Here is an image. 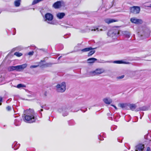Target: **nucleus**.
Listing matches in <instances>:
<instances>
[{"mask_svg": "<svg viewBox=\"0 0 151 151\" xmlns=\"http://www.w3.org/2000/svg\"><path fill=\"white\" fill-rule=\"evenodd\" d=\"M52 64L50 63H46L45 64V65L46 66V67H49Z\"/></svg>", "mask_w": 151, "mask_h": 151, "instance_id": "72a5a7b5", "label": "nucleus"}, {"mask_svg": "<svg viewBox=\"0 0 151 151\" xmlns=\"http://www.w3.org/2000/svg\"><path fill=\"white\" fill-rule=\"evenodd\" d=\"M144 147V145L139 144L136 147L135 151H143Z\"/></svg>", "mask_w": 151, "mask_h": 151, "instance_id": "9d476101", "label": "nucleus"}, {"mask_svg": "<svg viewBox=\"0 0 151 151\" xmlns=\"http://www.w3.org/2000/svg\"><path fill=\"white\" fill-rule=\"evenodd\" d=\"M14 55L17 57H20L22 55V54L18 52H15Z\"/></svg>", "mask_w": 151, "mask_h": 151, "instance_id": "cd10ccee", "label": "nucleus"}, {"mask_svg": "<svg viewBox=\"0 0 151 151\" xmlns=\"http://www.w3.org/2000/svg\"><path fill=\"white\" fill-rule=\"evenodd\" d=\"M2 101V98L1 97H0V105H1V102Z\"/></svg>", "mask_w": 151, "mask_h": 151, "instance_id": "e433bc0d", "label": "nucleus"}, {"mask_svg": "<svg viewBox=\"0 0 151 151\" xmlns=\"http://www.w3.org/2000/svg\"><path fill=\"white\" fill-rule=\"evenodd\" d=\"M103 101L106 104H110L112 102V99L109 98H106L103 99Z\"/></svg>", "mask_w": 151, "mask_h": 151, "instance_id": "4468645a", "label": "nucleus"}, {"mask_svg": "<svg viewBox=\"0 0 151 151\" xmlns=\"http://www.w3.org/2000/svg\"><path fill=\"white\" fill-rule=\"evenodd\" d=\"M20 144H17V142H14L12 145V147L14 148V150L18 149L20 146Z\"/></svg>", "mask_w": 151, "mask_h": 151, "instance_id": "2eb2a0df", "label": "nucleus"}, {"mask_svg": "<svg viewBox=\"0 0 151 151\" xmlns=\"http://www.w3.org/2000/svg\"><path fill=\"white\" fill-rule=\"evenodd\" d=\"M41 108L45 109L44 105L41 106Z\"/></svg>", "mask_w": 151, "mask_h": 151, "instance_id": "a19ab883", "label": "nucleus"}, {"mask_svg": "<svg viewBox=\"0 0 151 151\" xmlns=\"http://www.w3.org/2000/svg\"><path fill=\"white\" fill-rule=\"evenodd\" d=\"M12 109V107L11 106H8L6 107V109L8 111H10Z\"/></svg>", "mask_w": 151, "mask_h": 151, "instance_id": "7c9ffc66", "label": "nucleus"}, {"mask_svg": "<svg viewBox=\"0 0 151 151\" xmlns=\"http://www.w3.org/2000/svg\"><path fill=\"white\" fill-rule=\"evenodd\" d=\"M61 56H60V57H59L58 58V60H59L60 59V58H61Z\"/></svg>", "mask_w": 151, "mask_h": 151, "instance_id": "79ce46f5", "label": "nucleus"}, {"mask_svg": "<svg viewBox=\"0 0 151 151\" xmlns=\"http://www.w3.org/2000/svg\"><path fill=\"white\" fill-rule=\"evenodd\" d=\"M21 0H15L14 3V6L16 7H18L20 6L21 4Z\"/></svg>", "mask_w": 151, "mask_h": 151, "instance_id": "f3484780", "label": "nucleus"}, {"mask_svg": "<svg viewBox=\"0 0 151 151\" xmlns=\"http://www.w3.org/2000/svg\"><path fill=\"white\" fill-rule=\"evenodd\" d=\"M43 111V109H40V111Z\"/></svg>", "mask_w": 151, "mask_h": 151, "instance_id": "c03bdc74", "label": "nucleus"}, {"mask_svg": "<svg viewBox=\"0 0 151 151\" xmlns=\"http://www.w3.org/2000/svg\"><path fill=\"white\" fill-rule=\"evenodd\" d=\"M97 59L95 58H91L87 60V61L88 63H93L97 60Z\"/></svg>", "mask_w": 151, "mask_h": 151, "instance_id": "a211bd4d", "label": "nucleus"}, {"mask_svg": "<svg viewBox=\"0 0 151 151\" xmlns=\"http://www.w3.org/2000/svg\"><path fill=\"white\" fill-rule=\"evenodd\" d=\"M101 137V136L100 135L99 136H98V138H99V139L101 140H103L104 139L103 138H100V137Z\"/></svg>", "mask_w": 151, "mask_h": 151, "instance_id": "58836bf2", "label": "nucleus"}, {"mask_svg": "<svg viewBox=\"0 0 151 151\" xmlns=\"http://www.w3.org/2000/svg\"><path fill=\"white\" fill-rule=\"evenodd\" d=\"M111 105L112 106H113L114 108L116 110H117V108L116 107V106H115V105H113V104H111Z\"/></svg>", "mask_w": 151, "mask_h": 151, "instance_id": "4c0bfd02", "label": "nucleus"}, {"mask_svg": "<svg viewBox=\"0 0 151 151\" xmlns=\"http://www.w3.org/2000/svg\"><path fill=\"white\" fill-rule=\"evenodd\" d=\"M104 72V70L103 68H98L96 69L94 71L91 72V73L93 76L96 75H98L103 73Z\"/></svg>", "mask_w": 151, "mask_h": 151, "instance_id": "423d86ee", "label": "nucleus"}, {"mask_svg": "<svg viewBox=\"0 0 151 151\" xmlns=\"http://www.w3.org/2000/svg\"><path fill=\"white\" fill-rule=\"evenodd\" d=\"M53 19V16L50 13H47L45 15L44 21L48 24H54L55 23L52 21Z\"/></svg>", "mask_w": 151, "mask_h": 151, "instance_id": "7ed1b4c3", "label": "nucleus"}, {"mask_svg": "<svg viewBox=\"0 0 151 151\" xmlns=\"http://www.w3.org/2000/svg\"><path fill=\"white\" fill-rule=\"evenodd\" d=\"M66 28H67V27H66V26H64Z\"/></svg>", "mask_w": 151, "mask_h": 151, "instance_id": "de8ad7c7", "label": "nucleus"}, {"mask_svg": "<svg viewBox=\"0 0 151 151\" xmlns=\"http://www.w3.org/2000/svg\"><path fill=\"white\" fill-rule=\"evenodd\" d=\"M119 32L117 30H109L107 33L108 36L115 39L119 35Z\"/></svg>", "mask_w": 151, "mask_h": 151, "instance_id": "39448f33", "label": "nucleus"}, {"mask_svg": "<svg viewBox=\"0 0 151 151\" xmlns=\"http://www.w3.org/2000/svg\"><path fill=\"white\" fill-rule=\"evenodd\" d=\"M146 151H151L150 148L149 147H148L147 148Z\"/></svg>", "mask_w": 151, "mask_h": 151, "instance_id": "ea45409f", "label": "nucleus"}, {"mask_svg": "<svg viewBox=\"0 0 151 151\" xmlns=\"http://www.w3.org/2000/svg\"><path fill=\"white\" fill-rule=\"evenodd\" d=\"M18 11H18V10H17V11H14V12H18Z\"/></svg>", "mask_w": 151, "mask_h": 151, "instance_id": "a18cd8bd", "label": "nucleus"}, {"mask_svg": "<svg viewBox=\"0 0 151 151\" xmlns=\"http://www.w3.org/2000/svg\"><path fill=\"white\" fill-rule=\"evenodd\" d=\"M58 111L60 113L62 114L63 116H67L68 114V112L67 109L65 108H63L59 109Z\"/></svg>", "mask_w": 151, "mask_h": 151, "instance_id": "1a4fd4ad", "label": "nucleus"}, {"mask_svg": "<svg viewBox=\"0 0 151 151\" xmlns=\"http://www.w3.org/2000/svg\"><path fill=\"white\" fill-rule=\"evenodd\" d=\"M113 63L117 64H128L129 63L124 62L122 60H115L113 62Z\"/></svg>", "mask_w": 151, "mask_h": 151, "instance_id": "aec40b11", "label": "nucleus"}, {"mask_svg": "<svg viewBox=\"0 0 151 151\" xmlns=\"http://www.w3.org/2000/svg\"><path fill=\"white\" fill-rule=\"evenodd\" d=\"M91 31H96L97 30V31H102L103 30L101 29H99L96 27H93L92 29H91Z\"/></svg>", "mask_w": 151, "mask_h": 151, "instance_id": "a878e982", "label": "nucleus"}, {"mask_svg": "<svg viewBox=\"0 0 151 151\" xmlns=\"http://www.w3.org/2000/svg\"><path fill=\"white\" fill-rule=\"evenodd\" d=\"M1 11H0V14L1 13Z\"/></svg>", "mask_w": 151, "mask_h": 151, "instance_id": "603ef678", "label": "nucleus"}, {"mask_svg": "<svg viewBox=\"0 0 151 151\" xmlns=\"http://www.w3.org/2000/svg\"><path fill=\"white\" fill-rule=\"evenodd\" d=\"M62 1H58L55 3L52 6L55 9H58L61 6Z\"/></svg>", "mask_w": 151, "mask_h": 151, "instance_id": "9b49d317", "label": "nucleus"}, {"mask_svg": "<svg viewBox=\"0 0 151 151\" xmlns=\"http://www.w3.org/2000/svg\"><path fill=\"white\" fill-rule=\"evenodd\" d=\"M147 110V108L145 106H143L139 108L138 109V110H137V111H138L140 110L141 111H145Z\"/></svg>", "mask_w": 151, "mask_h": 151, "instance_id": "393cba45", "label": "nucleus"}, {"mask_svg": "<svg viewBox=\"0 0 151 151\" xmlns=\"http://www.w3.org/2000/svg\"><path fill=\"white\" fill-rule=\"evenodd\" d=\"M26 86L23 84H18L17 86V87L18 88H20L21 87H25Z\"/></svg>", "mask_w": 151, "mask_h": 151, "instance_id": "c85d7f7f", "label": "nucleus"}, {"mask_svg": "<svg viewBox=\"0 0 151 151\" xmlns=\"http://www.w3.org/2000/svg\"><path fill=\"white\" fill-rule=\"evenodd\" d=\"M111 120H112V118L111 117Z\"/></svg>", "mask_w": 151, "mask_h": 151, "instance_id": "864d4df0", "label": "nucleus"}, {"mask_svg": "<svg viewBox=\"0 0 151 151\" xmlns=\"http://www.w3.org/2000/svg\"><path fill=\"white\" fill-rule=\"evenodd\" d=\"M95 52V51L94 50H91L90 52L88 53V56H91Z\"/></svg>", "mask_w": 151, "mask_h": 151, "instance_id": "c756f323", "label": "nucleus"}, {"mask_svg": "<svg viewBox=\"0 0 151 151\" xmlns=\"http://www.w3.org/2000/svg\"><path fill=\"white\" fill-rule=\"evenodd\" d=\"M117 127L115 126H113L112 127H111V129L112 130H113V129L114 128V129H116V128Z\"/></svg>", "mask_w": 151, "mask_h": 151, "instance_id": "c9c22d12", "label": "nucleus"}, {"mask_svg": "<svg viewBox=\"0 0 151 151\" xmlns=\"http://www.w3.org/2000/svg\"><path fill=\"white\" fill-rule=\"evenodd\" d=\"M140 8L137 6H134L131 7L130 12L134 14L139 13L140 11Z\"/></svg>", "mask_w": 151, "mask_h": 151, "instance_id": "0eeeda50", "label": "nucleus"}, {"mask_svg": "<svg viewBox=\"0 0 151 151\" xmlns=\"http://www.w3.org/2000/svg\"><path fill=\"white\" fill-rule=\"evenodd\" d=\"M149 7H151V4L150 5Z\"/></svg>", "mask_w": 151, "mask_h": 151, "instance_id": "09e8293b", "label": "nucleus"}, {"mask_svg": "<svg viewBox=\"0 0 151 151\" xmlns=\"http://www.w3.org/2000/svg\"><path fill=\"white\" fill-rule=\"evenodd\" d=\"M130 21L132 23L138 24H141L142 23V21L141 19H138L134 17L131 18Z\"/></svg>", "mask_w": 151, "mask_h": 151, "instance_id": "6e6552de", "label": "nucleus"}, {"mask_svg": "<svg viewBox=\"0 0 151 151\" xmlns=\"http://www.w3.org/2000/svg\"><path fill=\"white\" fill-rule=\"evenodd\" d=\"M26 111L27 114L24 116V121L29 123L35 122L37 119V114L32 109H29L27 110Z\"/></svg>", "mask_w": 151, "mask_h": 151, "instance_id": "f257e3e1", "label": "nucleus"}, {"mask_svg": "<svg viewBox=\"0 0 151 151\" xmlns=\"http://www.w3.org/2000/svg\"><path fill=\"white\" fill-rule=\"evenodd\" d=\"M22 120L20 117H17L15 120L14 124L17 126H19L20 125Z\"/></svg>", "mask_w": 151, "mask_h": 151, "instance_id": "ddd939ff", "label": "nucleus"}, {"mask_svg": "<svg viewBox=\"0 0 151 151\" xmlns=\"http://www.w3.org/2000/svg\"><path fill=\"white\" fill-rule=\"evenodd\" d=\"M107 115H108V116H109V115H110V114L109 113H108L107 114Z\"/></svg>", "mask_w": 151, "mask_h": 151, "instance_id": "49530a36", "label": "nucleus"}, {"mask_svg": "<svg viewBox=\"0 0 151 151\" xmlns=\"http://www.w3.org/2000/svg\"><path fill=\"white\" fill-rule=\"evenodd\" d=\"M93 49L91 47L86 48L83 49L81 50V51L83 52H86L90 51Z\"/></svg>", "mask_w": 151, "mask_h": 151, "instance_id": "4be33fe9", "label": "nucleus"}, {"mask_svg": "<svg viewBox=\"0 0 151 151\" xmlns=\"http://www.w3.org/2000/svg\"><path fill=\"white\" fill-rule=\"evenodd\" d=\"M106 29V28L105 27L104 28V30H105Z\"/></svg>", "mask_w": 151, "mask_h": 151, "instance_id": "8fccbe9b", "label": "nucleus"}, {"mask_svg": "<svg viewBox=\"0 0 151 151\" xmlns=\"http://www.w3.org/2000/svg\"><path fill=\"white\" fill-rule=\"evenodd\" d=\"M119 106L123 109H126L128 105L126 104H120Z\"/></svg>", "mask_w": 151, "mask_h": 151, "instance_id": "6ab92c4d", "label": "nucleus"}, {"mask_svg": "<svg viewBox=\"0 0 151 151\" xmlns=\"http://www.w3.org/2000/svg\"><path fill=\"white\" fill-rule=\"evenodd\" d=\"M68 123L69 125L70 126H73L75 124L74 122L72 120H70L68 122Z\"/></svg>", "mask_w": 151, "mask_h": 151, "instance_id": "bb28decb", "label": "nucleus"}, {"mask_svg": "<svg viewBox=\"0 0 151 151\" xmlns=\"http://www.w3.org/2000/svg\"><path fill=\"white\" fill-rule=\"evenodd\" d=\"M124 75H122L121 76L117 77V78L119 79H122L124 78Z\"/></svg>", "mask_w": 151, "mask_h": 151, "instance_id": "473e14b6", "label": "nucleus"}, {"mask_svg": "<svg viewBox=\"0 0 151 151\" xmlns=\"http://www.w3.org/2000/svg\"><path fill=\"white\" fill-rule=\"evenodd\" d=\"M138 74L139 72L138 71H133L132 73V76H131L132 77H135V76H136L137 75H138Z\"/></svg>", "mask_w": 151, "mask_h": 151, "instance_id": "b1692460", "label": "nucleus"}, {"mask_svg": "<svg viewBox=\"0 0 151 151\" xmlns=\"http://www.w3.org/2000/svg\"><path fill=\"white\" fill-rule=\"evenodd\" d=\"M38 66H39L38 65H32L30 66V68H36Z\"/></svg>", "mask_w": 151, "mask_h": 151, "instance_id": "2f4dec72", "label": "nucleus"}, {"mask_svg": "<svg viewBox=\"0 0 151 151\" xmlns=\"http://www.w3.org/2000/svg\"><path fill=\"white\" fill-rule=\"evenodd\" d=\"M123 34L127 38H129L130 37V33L128 31H124L123 32Z\"/></svg>", "mask_w": 151, "mask_h": 151, "instance_id": "5701e85b", "label": "nucleus"}, {"mask_svg": "<svg viewBox=\"0 0 151 151\" xmlns=\"http://www.w3.org/2000/svg\"><path fill=\"white\" fill-rule=\"evenodd\" d=\"M34 53L33 51L30 52L28 53V55H33Z\"/></svg>", "mask_w": 151, "mask_h": 151, "instance_id": "f704fd0d", "label": "nucleus"}, {"mask_svg": "<svg viewBox=\"0 0 151 151\" xmlns=\"http://www.w3.org/2000/svg\"><path fill=\"white\" fill-rule=\"evenodd\" d=\"M139 77V76H137V77H135V78H136V77Z\"/></svg>", "mask_w": 151, "mask_h": 151, "instance_id": "3c124183", "label": "nucleus"}, {"mask_svg": "<svg viewBox=\"0 0 151 151\" xmlns=\"http://www.w3.org/2000/svg\"><path fill=\"white\" fill-rule=\"evenodd\" d=\"M104 21L106 23L109 24L114 22H117L118 20L116 19L107 18L104 19Z\"/></svg>", "mask_w": 151, "mask_h": 151, "instance_id": "f8f14e48", "label": "nucleus"}, {"mask_svg": "<svg viewBox=\"0 0 151 151\" xmlns=\"http://www.w3.org/2000/svg\"><path fill=\"white\" fill-rule=\"evenodd\" d=\"M130 109L132 111H134L136 108V106L135 104H132L129 105Z\"/></svg>", "mask_w": 151, "mask_h": 151, "instance_id": "412c9836", "label": "nucleus"}, {"mask_svg": "<svg viewBox=\"0 0 151 151\" xmlns=\"http://www.w3.org/2000/svg\"><path fill=\"white\" fill-rule=\"evenodd\" d=\"M47 93L46 92L45 93V96H47V94H46Z\"/></svg>", "mask_w": 151, "mask_h": 151, "instance_id": "37998d69", "label": "nucleus"}, {"mask_svg": "<svg viewBox=\"0 0 151 151\" xmlns=\"http://www.w3.org/2000/svg\"><path fill=\"white\" fill-rule=\"evenodd\" d=\"M56 90L57 91L60 92H63L66 90V85L65 83L63 82L61 84H58L56 86Z\"/></svg>", "mask_w": 151, "mask_h": 151, "instance_id": "20e7f679", "label": "nucleus"}, {"mask_svg": "<svg viewBox=\"0 0 151 151\" xmlns=\"http://www.w3.org/2000/svg\"><path fill=\"white\" fill-rule=\"evenodd\" d=\"M65 14L63 12L58 13L56 14V16L59 19H62L65 16Z\"/></svg>", "mask_w": 151, "mask_h": 151, "instance_id": "dca6fc26", "label": "nucleus"}, {"mask_svg": "<svg viewBox=\"0 0 151 151\" xmlns=\"http://www.w3.org/2000/svg\"><path fill=\"white\" fill-rule=\"evenodd\" d=\"M27 66V64H24L16 66H10L8 68L7 70L9 71H12L14 70L17 71H20L25 68Z\"/></svg>", "mask_w": 151, "mask_h": 151, "instance_id": "f03ea898", "label": "nucleus"}]
</instances>
